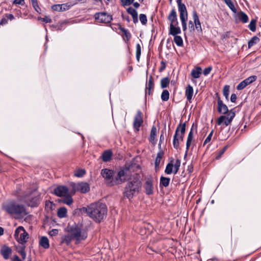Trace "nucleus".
<instances>
[{"label": "nucleus", "instance_id": "nucleus-1", "mask_svg": "<svg viewBox=\"0 0 261 261\" xmlns=\"http://www.w3.org/2000/svg\"><path fill=\"white\" fill-rule=\"evenodd\" d=\"M108 213L107 205L100 202L91 203L87 207H83L75 210L74 213L77 216L86 214L97 223H100L106 218Z\"/></svg>", "mask_w": 261, "mask_h": 261}, {"label": "nucleus", "instance_id": "nucleus-2", "mask_svg": "<svg viewBox=\"0 0 261 261\" xmlns=\"http://www.w3.org/2000/svg\"><path fill=\"white\" fill-rule=\"evenodd\" d=\"M142 186L140 176L138 173H135L129 177L124 188L123 197L129 200L138 195L141 190Z\"/></svg>", "mask_w": 261, "mask_h": 261}, {"label": "nucleus", "instance_id": "nucleus-3", "mask_svg": "<svg viewBox=\"0 0 261 261\" xmlns=\"http://www.w3.org/2000/svg\"><path fill=\"white\" fill-rule=\"evenodd\" d=\"M2 207L5 212L16 219H21L28 214L24 205L14 200L8 201Z\"/></svg>", "mask_w": 261, "mask_h": 261}, {"label": "nucleus", "instance_id": "nucleus-4", "mask_svg": "<svg viewBox=\"0 0 261 261\" xmlns=\"http://www.w3.org/2000/svg\"><path fill=\"white\" fill-rule=\"evenodd\" d=\"M140 169V166L136 164H131L121 168L116 176L117 185L127 182L128 179L133 176L132 172Z\"/></svg>", "mask_w": 261, "mask_h": 261}, {"label": "nucleus", "instance_id": "nucleus-5", "mask_svg": "<svg viewBox=\"0 0 261 261\" xmlns=\"http://www.w3.org/2000/svg\"><path fill=\"white\" fill-rule=\"evenodd\" d=\"M68 228V231L71 233L77 242L85 240L87 238V233L85 232H82L81 226L74 225Z\"/></svg>", "mask_w": 261, "mask_h": 261}, {"label": "nucleus", "instance_id": "nucleus-6", "mask_svg": "<svg viewBox=\"0 0 261 261\" xmlns=\"http://www.w3.org/2000/svg\"><path fill=\"white\" fill-rule=\"evenodd\" d=\"M178 9L179 12L180 19L181 22L182 30H187V21L188 20V12L185 5L182 3V0H176Z\"/></svg>", "mask_w": 261, "mask_h": 261}, {"label": "nucleus", "instance_id": "nucleus-7", "mask_svg": "<svg viewBox=\"0 0 261 261\" xmlns=\"http://www.w3.org/2000/svg\"><path fill=\"white\" fill-rule=\"evenodd\" d=\"M100 173L108 186L111 187L117 185L116 178V176L114 177L113 170L105 168L101 170Z\"/></svg>", "mask_w": 261, "mask_h": 261}, {"label": "nucleus", "instance_id": "nucleus-8", "mask_svg": "<svg viewBox=\"0 0 261 261\" xmlns=\"http://www.w3.org/2000/svg\"><path fill=\"white\" fill-rule=\"evenodd\" d=\"M186 129V122L182 123L181 122L178 124L175 134L173 136V145L174 148L178 149L179 148V143L178 141L177 136L179 134L181 136H185Z\"/></svg>", "mask_w": 261, "mask_h": 261}, {"label": "nucleus", "instance_id": "nucleus-9", "mask_svg": "<svg viewBox=\"0 0 261 261\" xmlns=\"http://www.w3.org/2000/svg\"><path fill=\"white\" fill-rule=\"evenodd\" d=\"M236 113L233 109L230 110L229 113L227 116L221 115L217 120V123L218 125H221L222 124L227 126L231 124L233 119L234 118Z\"/></svg>", "mask_w": 261, "mask_h": 261}, {"label": "nucleus", "instance_id": "nucleus-10", "mask_svg": "<svg viewBox=\"0 0 261 261\" xmlns=\"http://www.w3.org/2000/svg\"><path fill=\"white\" fill-rule=\"evenodd\" d=\"M94 17L98 22L103 23H110L113 19L111 15L103 12L96 13Z\"/></svg>", "mask_w": 261, "mask_h": 261}, {"label": "nucleus", "instance_id": "nucleus-11", "mask_svg": "<svg viewBox=\"0 0 261 261\" xmlns=\"http://www.w3.org/2000/svg\"><path fill=\"white\" fill-rule=\"evenodd\" d=\"M197 127H198L197 122H193L190 131V132L188 134V137H187V142H186V153L185 154V158H186L187 156L188 151L189 148L191 145V143H192V141L193 139L194 132H195L196 133H197Z\"/></svg>", "mask_w": 261, "mask_h": 261}, {"label": "nucleus", "instance_id": "nucleus-12", "mask_svg": "<svg viewBox=\"0 0 261 261\" xmlns=\"http://www.w3.org/2000/svg\"><path fill=\"white\" fill-rule=\"evenodd\" d=\"M29 196L27 194H24L22 196L21 199H24V202L28 206L31 207H36L39 205L40 201V196L39 195L28 198Z\"/></svg>", "mask_w": 261, "mask_h": 261}, {"label": "nucleus", "instance_id": "nucleus-13", "mask_svg": "<svg viewBox=\"0 0 261 261\" xmlns=\"http://www.w3.org/2000/svg\"><path fill=\"white\" fill-rule=\"evenodd\" d=\"M257 76L252 75L245 79L239 83L237 86L238 90H241L244 89L246 86L252 83L257 80Z\"/></svg>", "mask_w": 261, "mask_h": 261}, {"label": "nucleus", "instance_id": "nucleus-14", "mask_svg": "<svg viewBox=\"0 0 261 261\" xmlns=\"http://www.w3.org/2000/svg\"><path fill=\"white\" fill-rule=\"evenodd\" d=\"M143 122L142 118V113L140 110H138L136 115L135 116L133 122L134 128L139 131L140 127Z\"/></svg>", "mask_w": 261, "mask_h": 261}, {"label": "nucleus", "instance_id": "nucleus-15", "mask_svg": "<svg viewBox=\"0 0 261 261\" xmlns=\"http://www.w3.org/2000/svg\"><path fill=\"white\" fill-rule=\"evenodd\" d=\"M144 187L146 195H150L153 193V179L151 176L146 178Z\"/></svg>", "mask_w": 261, "mask_h": 261}, {"label": "nucleus", "instance_id": "nucleus-16", "mask_svg": "<svg viewBox=\"0 0 261 261\" xmlns=\"http://www.w3.org/2000/svg\"><path fill=\"white\" fill-rule=\"evenodd\" d=\"M68 188L65 186H59L56 188L53 193L58 197H63L68 193Z\"/></svg>", "mask_w": 261, "mask_h": 261}, {"label": "nucleus", "instance_id": "nucleus-17", "mask_svg": "<svg viewBox=\"0 0 261 261\" xmlns=\"http://www.w3.org/2000/svg\"><path fill=\"white\" fill-rule=\"evenodd\" d=\"M154 87V79L152 75H150L148 80L146 83L145 95H150L152 93Z\"/></svg>", "mask_w": 261, "mask_h": 261}, {"label": "nucleus", "instance_id": "nucleus-18", "mask_svg": "<svg viewBox=\"0 0 261 261\" xmlns=\"http://www.w3.org/2000/svg\"><path fill=\"white\" fill-rule=\"evenodd\" d=\"M168 20L170 22V25H178L177 15L175 9H172L167 17Z\"/></svg>", "mask_w": 261, "mask_h": 261}, {"label": "nucleus", "instance_id": "nucleus-19", "mask_svg": "<svg viewBox=\"0 0 261 261\" xmlns=\"http://www.w3.org/2000/svg\"><path fill=\"white\" fill-rule=\"evenodd\" d=\"M217 104V111L219 113L224 115L228 114L229 113L230 110H228L227 106L223 103L221 99H219Z\"/></svg>", "mask_w": 261, "mask_h": 261}, {"label": "nucleus", "instance_id": "nucleus-20", "mask_svg": "<svg viewBox=\"0 0 261 261\" xmlns=\"http://www.w3.org/2000/svg\"><path fill=\"white\" fill-rule=\"evenodd\" d=\"M193 15V19L194 20V23L195 25V29L197 32H202V28L201 25V22L199 20L198 15L197 14V12L195 10L193 11L192 12Z\"/></svg>", "mask_w": 261, "mask_h": 261}, {"label": "nucleus", "instance_id": "nucleus-21", "mask_svg": "<svg viewBox=\"0 0 261 261\" xmlns=\"http://www.w3.org/2000/svg\"><path fill=\"white\" fill-rule=\"evenodd\" d=\"M119 26V29L122 32L123 34L122 35V37L123 38V40L127 43L132 37V35L129 31L122 27L120 24H118Z\"/></svg>", "mask_w": 261, "mask_h": 261}, {"label": "nucleus", "instance_id": "nucleus-22", "mask_svg": "<svg viewBox=\"0 0 261 261\" xmlns=\"http://www.w3.org/2000/svg\"><path fill=\"white\" fill-rule=\"evenodd\" d=\"M12 249L6 245L2 246L1 249V253L4 259H8L10 255L12 253Z\"/></svg>", "mask_w": 261, "mask_h": 261}, {"label": "nucleus", "instance_id": "nucleus-23", "mask_svg": "<svg viewBox=\"0 0 261 261\" xmlns=\"http://www.w3.org/2000/svg\"><path fill=\"white\" fill-rule=\"evenodd\" d=\"M28 238L29 234L24 229L22 232L20 233V236H19L16 240L20 244H25Z\"/></svg>", "mask_w": 261, "mask_h": 261}, {"label": "nucleus", "instance_id": "nucleus-24", "mask_svg": "<svg viewBox=\"0 0 261 261\" xmlns=\"http://www.w3.org/2000/svg\"><path fill=\"white\" fill-rule=\"evenodd\" d=\"M181 32V29L178 25H170L169 34L173 36H177L178 34H180Z\"/></svg>", "mask_w": 261, "mask_h": 261}, {"label": "nucleus", "instance_id": "nucleus-25", "mask_svg": "<svg viewBox=\"0 0 261 261\" xmlns=\"http://www.w3.org/2000/svg\"><path fill=\"white\" fill-rule=\"evenodd\" d=\"M193 87L190 85H188L185 91V95L187 97V100L190 102L193 95Z\"/></svg>", "mask_w": 261, "mask_h": 261}, {"label": "nucleus", "instance_id": "nucleus-26", "mask_svg": "<svg viewBox=\"0 0 261 261\" xmlns=\"http://www.w3.org/2000/svg\"><path fill=\"white\" fill-rule=\"evenodd\" d=\"M79 191L82 193H86L90 191L89 185L87 182H82L79 183Z\"/></svg>", "mask_w": 261, "mask_h": 261}, {"label": "nucleus", "instance_id": "nucleus-27", "mask_svg": "<svg viewBox=\"0 0 261 261\" xmlns=\"http://www.w3.org/2000/svg\"><path fill=\"white\" fill-rule=\"evenodd\" d=\"M164 154V152L163 149H160L159 152L157 153V156L156 157L155 160V168L156 170L159 167L160 164L161 163V159H162L163 155Z\"/></svg>", "mask_w": 261, "mask_h": 261}, {"label": "nucleus", "instance_id": "nucleus-28", "mask_svg": "<svg viewBox=\"0 0 261 261\" xmlns=\"http://www.w3.org/2000/svg\"><path fill=\"white\" fill-rule=\"evenodd\" d=\"M112 154L113 153L111 150H107L103 152L101 159L105 162H109L111 159Z\"/></svg>", "mask_w": 261, "mask_h": 261}, {"label": "nucleus", "instance_id": "nucleus-29", "mask_svg": "<svg viewBox=\"0 0 261 261\" xmlns=\"http://www.w3.org/2000/svg\"><path fill=\"white\" fill-rule=\"evenodd\" d=\"M170 178L162 176L160 179V187H167L170 183Z\"/></svg>", "mask_w": 261, "mask_h": 261}, {"label": "nucleus", "instance_id": "nucleus-30", "mask_svg": "<svg viewBox=\"0 0 261 261\" xmlns=\"http://www.w3.org/2000/svg\"><path fill=\"white\" fill-rule=\"evenodd\" d=\"M25 248V244H20V245H19L16 247L17 251L20 254L23 259H24L26 257Z\"/></svg>", "mask_w": 261, "mask_h": 261}, {"label": "nucleus", "instance_id": "nucleus-31", "mask_svg": "<svg viewBox=\"0 0 261 261\" xmlns=\"http://www.w3.org/2000/svg\"><path fill=\"white\" fill-rule=\"evenodd\" d=\"M237 17L240 21L244 23L247 22L248 21V17L247 15L243 11L238 13Z\"/></svg>", "mask_w": 261, "mask_h": 261}, {"label": "nucleus", "instance_id": "nucleus-32", "mask_svg": "<svg viewBox=\"0 0 261 261\" xmlns=\"http://www.w3.org/2000/svg\"><path fill=\"white\" fill-rule=\"evenodd\" d=\"M74 239L70 234L64 235L61 238V244H66L67 245H68Z\"/></svg>", "mask_w": 261, "mask_h": 261}, {"label": "nucleus", "instance_id": "nucleus-33", "mask_svg": "<svg viewBox=\"0 0 261 261\" xmlns=\"http://www.w3.org/2000/svg\"><path fill=\"white\" fill-rule=\"evenodd\" d=\"M39 245L44 249L49 247V240L46 237H42L39 241Z\"/></svg>", "mask_w": 261, "mask_h": 261}, {"label": "nucleus", "instance_id": "nucleus-34", "mask_svg": "<svg viewBox=\"0 0 261 261\" xmlns=\"http://www.w3.org/2000/svg\"><path fill=\"white\" fill-rule=\"evenodd\" d=\"M201 68L200 67H196L191 71V75L194 79H198L200 77L201 74Z\"/></svg>", "mask_w": 261, "mask_h": 261}, {"label": "nucleus", "instance_id": "nucleus-35", "mask_svg": "<svg viewBox=\"0 0 261 261\" xmlns=\"http://www.w3.org/2000/svg\"><path fill=\"white\" fill-rule=\"evenodd\" d=\"M58 217L60 218H65L67 216V209L65 207H60L57 211Z\"/></svg>", "mask_w": 261, "mask_h": 261}, {"label": "nucleus", "instance_id": "nucleus-36", "mask_svg": "<svg viewBox=\"0 0 261 261\" xmlns=\"http://www.w3.org/2000/svg\"><path fill=\"white\" fill-rule=\"evenodd\" d=\"M173 158H171L170 162L166 166L165 172L167 174H170L173 172Z\"/></svg>", "mask_w": 261, "mask_h": 261}, {"label": "nucleus", "instance_id": "nucleus-37", "mask_svg": "<svg viewBox=\"0 0 261 261\" xmlns=\"http://www.w3.org/2000/svg\"><path fill=\"white\" fill-rule=\"evenodd\" d=\"M64 197L61 200L64 204L70 205L73 203V199L69 194H67L64 196Z\"/></svg>", "mask_w": 261, "mask_h": 261}, {"label": "nucleus", "instance_id": "nucleus-38", "mask_svg": "<svg viewBox=\"0 0 261 261\" xmlns=\"http://www.w3.org/2000/svg\"><path fill=\"white\" fill-rule=\"evenodd\" d=\"M63 6H67L66 4H56L54 5L51 6V9L54 11H66V10H68V8H62Z\"/></svg>", "mask_w": 261, "mask_h": 261}, {"label": "nucleus", "instance_id": "nucleus-39", "mask_svg": "<svg viewBox=\"0 0 261 261\" xmlns=\"http://www.w3.org/2000/svg\"><path fill=\"white\" fill-rule=\"evenodd\" d=\"M156 132V127L154 125H153L151 127L150 136L149 137V141L152 143H153V141L155 140Z\"/></svg>", "mask_w": 261, "mask_h": 261}, {"label": "nucleus", "instance_id": "nucleus-40", "mask_svg": "<svg viewBox=\"0 0 261 261\" xmlns=\"http://www.w3.org/2000/svg\"><path fill=\"white\" fill-rule=\"evenodd\" d=\"M170 83V79L168 77L162 78L161 80V87L162 89L167 88Z\"/></svg>", "mask_w": 261, "mask_h": 261}, {"label": "nucleus", "instance_id": "nucleus-41", "mask_svg": "<svg viewBox=\"0 0 261 261\" xmlns=\"http://www.w3.org/2000/svg\"><path fill=\"white\" fill-rule=\"evenodd\" d=\"M259 41V39L257 36L253 37L248 42V48H251Z\"/></svg>", "mask_w": 261, "mask_h": 261}, {"label": "nucleus", "instance_id": "nucleus-42", "mask_svg": "<svg viewBox=\"0 0 261 261\" xmlns=\"http://www.w3.org/2000/svg\"><path fill=\"white\" fill-rule=\"evenodd\" d=\"M180 166V160L178 159H177L175 161V163H174V164H173V173L174 174H176L179 169V167Z\"/></svg>", "mask_w": 261, "mask_h": 261}, {"label": "nucleus", "instance_id": "nucleus-43", "mask_svg": "<svg viewBox=\"0 0 261 261\" xmlns=\"http://www.w3.org/2000/svg\"><path fill=\"white\" fill-rule=\"evenodd\" d=\"M225 3L227 5L229 9L233 12H237V9L235 8L233 3L231 0H223Z\"/></svg>", "mask_w": 261, "mask_h": 261}, {"label": "nucleus", "instance_id": "nucleus-44", "mask_svg": "<svg viewBox=\"0 0 261 261\" xmlns=\"http://www.w3.org/2000/svg\"><path fill=\"white\" fill-rule=\"evenodd\" d=\"M86 174V170L84 169H78L74 172V175L77 177H83Z\"/></svg>", "mask_w": 261, "mask_h": 261}, {"label": "nucleus", "instance_id": "nucleus-45", "mask_svg": "<svg viewBox=\"0 0 261 261\" xmlns=\"http://www.w3.org/2000/svg\"><path fill=\"white\" fill-rule=\"evenodd\" d=\"M230 86L229 85H225L223 89V94L225 97L227 101H228V96L229 94Z\"/></svg>", "mask_w": 261, "mask_h": 261}, {"label": "nucleus", "instance_id": "nucleus-46", "mask_svg": "<svg viewBox=\"0 0 261 261\" xmlns=\"http://www.w3.org/2000/svg\"><path fill=\"white\" fill-rule=\"evenodd\" d=\"M174 41L178 46H183V40L180 36H174Z\"/></svg>", "mask_w": 261, "mask_h": 261}, {"label": "nucleus", "instance_id": "nucleus-47", "mask_svg": "<svg viewBox=\"0 0 261 261\" xmlns=\"http://www.w3.org/2000/svg\"><path fill=\"white\" fill-rule=\"evenodd\" d=\"M169 98V92L167 90H164L161 94V99L164 101H167Z\"/></svg>", "mask_w": 261, "mask_h": 261}, {"label": "nucleus", "instance_id": "nucleus-48", "mask_svg": "<svg viewBox=\"0 0 261 261\" xmlns=\"http://www.w3.org/2000/svg\"><path fill=\"white\" fill-rule=\"evenodd\" d=\"M256 22L255 19H252L248 25V28L252 32H254L256 30Z\"/></svg>", "mask_w": 261, "mask_h": 261}, {"label": "nucleus", "instance_id": "nucleus-49", "mask_svg": "<svg viewBox=\"0 0 261 261\" xmlns=\"http://www.w3.org/2000/svg\"><path fill=\"white\" fill-rule=\"evenodd\" d=\"M24 230V228L22 226H19L18 227H17L15 231V233H14V238L16 240L17 238L20 236V233L22 232V231Z\"/></svg>", "mask_w": 261, "mask_h": 261}, {"label": "nucleus", "instance_id": "nucleus-50", "mask_svg": "<svg viewBox=\"0 0 261 261\" xmlns=\"http://www.w3.org/2000/svg\"><path fill=\"white\" fill-rule=\"evenodd\" d=\"M141 54V47L139 44L136 45V58L138 61H139Z\"/></svg>", "mask_w": 261, "mask_h": 261}, {"label": "nucleus", "instance_id": "nucleus-51", "mask_svg": "<svg viewBox=\"0 0 261 261\" xmlns=\"http://www.w3.org/2000/svg\"><path fill=\"white\" fill-rule=\"evenodd\" d=\"M126 11L128 14H129L132 15V17H133V16H135L138 15L137 11L135 9L133 8L132 7L128 8L126 9Z\"/></svg>", "mask_w": 261, "mask_h": 261}, {"label": "nucleus", "instance_id": "nucleus-52", "mask_svg": "<svg viewBox=\"0 0 261 261\" xmlns=\"http://www.w3.org/2000/svg\"><path fill=\"white\" fill-rule=\"evenodd\" d=\"M139 19L143 25H145L147 23V19L146 15L144 14H141L139 16Z\"/></svg>", "mask_w": 261, "mask_h": 261}, {"label": "nucleus", "instance_id": "nucleus-53", "mask_svg": "<svg viewBox=\"0 0 261 261\" xmlns=\"http://www.w3.org/2000/svg\"><path fill=\"white\" fill-rule=\"evenodd\" d=\"M70 186L72 188L71 192L74 193L76 191H79V183L76 184L73 182H71L70 184Z\"/></svg>", "mask_w": 261, "mask_h": 261}, {"label": "nucleus", "instance_id": "nucleus-54", "mask_svg": "<svg viewBox=\"0 0 261 261\" xmlns=\"http://www.w3.org/2000/svg\"><path fill=\"white\" fill-rule=\"evenodd\" d=\"M214 130L212 129L210 133L208 134L205 140H204L203 145H205L207 143L210 142L212 139V136L213 135Z\"/></svg>", "mask_w": 261, "mask_h": 261}, {"label": "nucleus", "instance_id": "nucleus-55", "mask_svg": "<svg viewBox=\"0 0 261 261\" xmlns=\"http://www.w3.org/2000/svg\"><path fill=\"white\" fill-rule=\"evenodd\" d=\"M123 6H128L133 3L134 0H121Z\"/></svg>", "mask_w": 261, "mask_h": 261}, {"label": "nucleus", "instance_id": "nucleus-56", "mask_svg": "<svg viewBox=\"0 0 261 261\" xmlns=\"http://www.w3.org/2000/svg\"><path fill=\"white\" fill-rule=\"evenodd\" d=\"M227 148V146H225L218 153V154L216 156V159L217 160L219 159L221 155L224 153V152L226 150Z\"/></svg>", "mask_w": 261, "mask_h": 261}, {"label": "nucleus", "instance_id": "nucleus-57", "mask_svg": "<svg viewBox=\"0 0 261 261\" xmlns=\"http://www.w3.org/2000/svg\"><path fill=\"white\" fill-rule=\"evenodd\" d=\"M212 67L211 66H210L208 67H207V68H205L203 71V73L204 75H208V74H210V73L211 72V71H212Z\"/></svg>", "mask_w": 261, "mask_h": 261}, {"label": "nucleus", "instance_id": "nucleus-58", "mask_svg": "<svg viewBox=\"0 0 261 261\" xmlns=\"http://www.w3.org/2000/svg\"><path fill=\"white\" fill-rule=\"evenodd\" d=\"M38 19H41L43 21L45 22V23H50L51 21V19L47 16H45L43 18H42L41 17H38Z\"/></svg>", "mask_w": 261, "mask_h": 261}, {"label": "nucleus", "instance_id": "nucleus-59", "mask_svg": "<svg viewBox=\"0 0 261 261\" xmlns=\"http://www.w3.org/2000/svg\"><path fill=\"white\" fill-rule=\"evenodd\" d=\"M166 67V63L164 61H162L161 62V66H160V68L159 69V72H161L163 71H164Z\"/></svg>", "mask_w": 261, "mask_h": 261}, {"label": "nucleus", "instance_id": "nucleus-60", "mask_svg": "<svg viewBox=\"0 0 261 261\" xmlns=\"http://www.w3.org/2000/svg\"><path fill=\"white\" fill-rule=\"evenodd\" d=\"M32 6L33 7V8H34V9L39 13H41V9L40 8V7H39V5L38 4V3H35V4H32Z\"/></svg>", "mask_w": 261, "mask_h": 261}, {"label": "nucleus", "instance_id": "nucleus-61", "mask_svg": "<svg viewBox=\"0 0 261 261\" xmlns=\"http://www.w3.org/2000/svg\"><path fill=\"white\" fill-rule=\"evenodd\" d=\"M58 233V229H53L49 232V234L50 236H55L57 235Z\"/></svg>", "mask_w": 261, "mask_h": 261}, {"label": "nucleus", "instance_id": "nucleus-62", "mask_svg": "<svg viewBox=\"0 0 261 261\" xmlns=\"http://www.w3.org/2000/svg\"><path fill=\"white\" fill-rule=\"evenodd\" d=\"M189 28L191 31H194L195 29L194 23L192 20H190L189 22Z\"/></svg>", "mask_w": 261, "mask_h": 261}, {"label": "nucleus", "instance_id": "nucleus-63", "mask_svg": "<svg viewBox=\"0 0 261 261\" xmlns=\"http://www.w3.org/2000/svg\"><path fill=\"white\" fill-rule=\"evenodd\" d=\"M237 97L236 94L233 93L230 96V101L232 102H235L236 101Z\"/></svg>", "mask_w": 261, "mask_h": 261}, {"label": "nucleus", "instance_id": "nucleus-64", "mask_svg": "<svg viewBox=\"0 0 261 261\" xmlns=\"http://www.w3.org/2000/svg\"><path fill=\"white\" fill-rule=\"evenodd\" d=\"M24 0H15L13 4L18 5H23L24 4Z\"/></svg>", "mask_w": 261, "mask_h": 261}]
</instances>
